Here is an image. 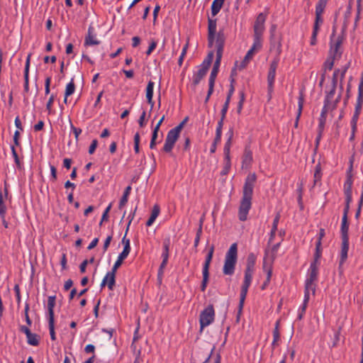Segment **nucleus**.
Here are the masks:
<instances>
[{
  "instance_id": "10",
  "label": "nucleus",
  "mask_w": 363,
  "mask_h": 363,
  "mask_svg": "<svg viewBox=\"0 0 363 363\" xmlns=\"http://www.w3.org/2000/svg\"><path fill=\"white\" fill-rule=\"evenodd\" d=\"M349 250V239L342 240L341 250H340V258L339 261V271L342 274V265L347 259V253Z\"/></svg>"
},
{
  "instance_id": "34",
  "label": "nucleus",
  "mask_w": 363,
  "mask_h": 363,
  "mask_svg": "<svg viewBox=\"0 0 363 363\" xmlns=\"http://www.w3.org/2000/svg\"><path fill=\"white\" fill-rule=\"evenodd\" d=\"M254 53L252 52V50H249L245 56L243 60L241 62L239 69H244L247 65L249 63L250 60L252 58Z\"/></svg>"
},
{
  "instance_id": "1",
  "label": "nucleus",
  "mask_w": 363,
  "mask_h": 363,
  "mask_svg": "<svg viewBox=\"0 0 363 363\" xmlns=\"http://www.w3.org/2000/svg\"><path fill=\"white\" fill-rule=\"evenodd\" d=\"M256 181L257 175L255 173L249 174L245 179L238 211V217L241 221H245L247 218L249 211L252 206V199Z\"/></svg>"
},
{
  "instance_id": "20",
  "label": "nucleus",
  "mask_w": 363,
  "mask_h": 363,
  "mask_svg": "<svg viewBox=\"0 0 363 363\" xmlns=\"http://www.w3.org/2000/svg\"><path fill=\"white\" fill-rule=\"evenodd\" d=\"M221 58H222V56L216 55V61L214 62L213 69L211 70V72L208 81H212V82H215L216 81V78L217 74L218 73V69H219V67H220V65Z\"/></svg>"
},
{
  "instance_id": "23",
  "label": "nucleus",
  "mask_w": 363,
  "mask_h": 363,
  "mask_svg": "<svg viewBox=\"0 0 363 363\" xmlns=\"http://www.w3.org/2000/svg\"><path fill=\"white\" fill-rule=\"evenodd\" d=\"M348 230H349L348 220L345 217L342 218L341 228H340V233H341V239L342 240L349 239Z\"/></svg>"
},
{
  "instance_id": "29",
  "label": "nucleus",
  "mask_w": 363,
  "mask_h": 363,
  "mask_svg": "<svg viewBox=\"0 0 363 363\" xmlns=\"http://www.w3.org/2000/svg\"><path fill=\"white\" fill-rule=\"evenodd\" d=\"M74 90H75V84L74 83V79H72L70 82L68 83L66 86L65 93V99H64V102L65 104H67V97L69 96L72 95L74 92Z\"/></svg>"
},
{
  "instance_id": "58",
  "label": "nucleus",
  "mask_w": 363,
  "mask_h": 363,
  "mask_svg": "<svg viewBox=\"0 0 363 363\" xmlns=\"http://www.w3.org/2000/svg\"><path fill=\"white\" fill-rule=\"evenodd\" d=\"M320 179V164H318L315 167V171L314 173V182L316 183Z\"/></svg>"
},
{
  "instance_id": "42",
  "label": "nucleus",
  "mask_w": 363,
  "mask_h": 363,
  "mask_svg": "<svg viewBox=\"0 0 363 363\" xmlns=\"http://www.w3.org/2000/svg\"><path fill=\"white\" fill-rule=\"evenodd\" d=\"M125 258H126L125 257H124V256H123V255L119 254L116 262H115V264H113V267L111 269V271H113V272L116 273L117 269L121 267V265L122 264L123 260Z\"/></svg>"
},
{
  "instance_id": "63",
  "label": "nucleus",
  "mask_w": 363,
  "mask_h": 363,
  "mask_svg": "<svg viewBox=\"0 0 363 363\" xmlns=\"http://www.w3.org/2000/svg\"><path fill=\"white\" fill-rule=\"evenodd\" d=\"M111 240H112V235H108L106 238V239L105 240V242H104V247H103L104 252L107 250L108 247H109L110 243L111 242Z\"/></svg>"
},
{
  "instance_id": "4",
  "label": "nucleus",
  "mask_w": 363,
  "mask_h": 363,
  "mask_svg": "<svg viewBox=\"0 0 363 363\" xmlns=\"http://www.w3.org/2000/svg\"><path fill=\"white\" fill-rule=\"evenodd\" d=\"M254 273V270L251 269H245V277L244 281L241 287L240 295V303H239V313H241L244 302L247 294L248 289L251 284L252 275Z\"/></svg>"
},
{
  "instance_id": "43",
  "label": "nucleus",
  "mask_w": 363,
  "mask_h": 363,
  "mask_svg": "<svg viewBox=\"0 0 363 363\" xmlns=\"http://www.w3.org/2000/svg\"><path fill=\"white\" fill-rule=\"evenodd\" d=\"M48 324H49V330H50V338L52 340H55L56 335H55V320H48Z\"/></svg>"
},
{
  "instance_id": "46",
  "label": "nucleus",
  "mask_w": 363,
  "mask_h": 363,
  "mask_svg": "<svg viewBox=\"0 0 363 363\" xmlns=\"http://www.w3.org/2000/svg\"><path fill=\"white\" fill-rule=\"evenodd\" d=\"M239 94H240V100H239V102L238 104V108H237V112L238 114H240L242 111V109L243 107V104H244V101L245 99V93L243 91H240Z\"/></svg>"
},
{
  "instance_id": "8",
  "label": "nucleus",
  "mask_w": 363,
  "mask_h": 363,
  "mask_svg": "<svg viewBox=\"0 0 363 363\" xmlns=\"http://www.w3.org/2000/svg\"><path fill=\"white\" fill-rule=\"evenodd\" d=\"M279 62V57H275L271 62L268 75H267V83H268V91L272 92L273 91L274 83L275 80L276 71L278 67Z\"/></svg>"
},
{
  "instance_id": "22",
  "label": "nucleus",
  "mask_w": 363,
  "mask_h": 363,
  "mask_svg": "<svg viewBox=\"0 0 363 363\" xmlns=\"http://www.w3.org/2000/svg\"><path fill=\"white\" fill-rule=\"evenodd\" d=\"M303 103H304V97L303 94L302 93L300 94V96L298 97V111H297V115L296 117L295 123H294V128H298V121L301 116L303 107Z\"/></svg>"
},
{
  "instance_id": "13",
  "label": "nucleus",
  "mask_w": 363,
  "mask_h": 363,
  "mask_svg": "<svg viewBox=\"0 0 363 363\" xmlns=\"http://www.w3.org/2000/svg\"><path fill=\"white\" fill-rule=\"evenodd\" d=\"M270 50H275L279 57L281 52V35L270 36Z\"/></svg>"
},
{
  "instance_id": "33",
  "label": "nucleus",
  "mask_w": 363,
  "mask_h": 363,
  "mask_svg": "<svg viewBox=\"0 0 363 363\" xmlns=\"http://www.w3.org/2000/svg\"><path fill=\"white\" fill-rule=\"evenodd\" d=\"M327 4V0H319L315 6V15L322 16Z\"/></svg>"
},
{
  "instance_id": "11",
  "label": "nucleus",
  "mask_w": 363,
  "mask_h": 363,
  "mask_svg": "<svg viewBox=\"0 0 363 363\" xmlns=\"http://www.w3.org/2000/svg\"><path fill=\"white\" fill-rule=\"evenodd\" d=\"M208 45L211 47L215 40L216 33V19L208 18Z\"/></svg>"
},
{
  "instance_id": "35",
  "label": "nucleus",
  "mask_w": 363,
  "mask_h": 363,
  "mask_svg": "<svg viewBox=\"0 0 363 363\" xmlns=\"http://www.w3.org/2000/svg\"><path fill=\"white\" fill-rule=\"evenodd\" d=\"M336 58L337 57H333V55H330L329 57H328L323 65L325 70H331L333 69L334 61Z\"/></svg>"
},
{
  "instance_id": "48",
  "label": "nucleus",
  "mask_w": 363,
  "mask_h": 363,
  "mask_svg": "<svg viewBox=\"0 0 363 363\" xmlns=\"http://www.w3.org/2000/svg\"><path fill=\"white\" fill-rule=\"evenodd\" d=\"M6 207L5 204L4 203L3 201V195L1 191H0V216L1 218H4V217L6 215Z\"/></svg>"
},
{
  "instance_id": "49",
  "label": "nucleus",
  "mask_w": 363,
  "mask_h": 363,
  "mask_svg": "<svg viewBox=\"0 0 363 363\" xmlns=\"http://www.w3.org/2000/svg\"><path fill=\"white\" fill-rule=\"evenodd\" d=\"M323 23V19L321 16L315 15V23L313 30H319L320 26Z\"/></svg>"
},
{
  "instance_id": "7",
  "label": "nucleus",
  "mask_w": 363,
  "mask_h": 363,
  "mask_svg": "<svg viewBox=\"0 0 363 363\" xmlns=\"http://www.w3.org/2000/svg\"><path fill=\"white\" fill-rule=\"evenodd\" d=\"M320 258H316L315 254H314V260L310 266V274L309 277L306 281V285H308V288L312 289V292L314 294L315 291V281L317 280L318 268V264Z\"/></svg>"
},
{
  "instance_id": "54",
  "label": "nucleus",
  "mask_w": 363,
  "mask_h": 363,
  "mask_svg": "<svg viewBox=\"0 0 363 363\" xmlns=\"http://www.w3.org/2000/svg\"><path fill=\"white\" fill-rule=\"evenodd\" d=\"M279 219H280V214H279V213H278L274 218L272 230H273V231L277 230V227H278V223H279Z\"/></svg>"
},
{
  "instance_id": "61",
  "label": "nucleus",
  "mask_w": 363,
  "mask_h": 363,
  "mask_svg": "<svg viewBox=\"0 0 363 363\" xmlns=\"http://www.w3.org/2000/svg\"><path fill=\"white\" fill-rule=\"evenodd\" d=\"M340 72V70L339 69H337L335 70V72L333 73V79H332V86H337V75Z\"/></svg>"
},
{
  "instance_id": "50",
  "label": "nucleus",
  "mask_w": 363,
  "mask_h": 363,
  "mask_svg": "<svg viewBox=\"0 0 363 363\" xmlns=\"http://www.w3.org/2000/svg\"><path fill=\"white\" fill-rule=\"evenodd\" d=\"M279 321H277L276 325H275V328L273 331V337H274V340H273V342H272L273 345H274L275 342L279 340Z\"/></svg>"
},
{
  "instance_id": "21",
  "label": "nucleus",
  "mask_w": 363,
  "mask_h": 363,
  "mask_svg": "<svg viewBox=\"0 0 363 363\" xmlns=\"http://www.w3.org/2000/svg\"><path fill=\"white\" fill-rule=\"evenodd\" d=\"M55 296H50L48 299V320H55L54 308L55 306Z\"/></svg>"
},
{
  "instance_id": "9",
  "label": "nucleus",
  "mask_w": 363,
  "mask_h": 363,
  "mask_svg": "<svg viewBox=\"0 0 363 363\" xmlns=\"http://www.w3.org/2000/svg\"><path fill=\"white\" fill-rule=\"evenodd\" d=\"M266 21V15L263 13H260L255 22L254 24V36L262 37L264 30V23Z\"/></svg>"
},
{
  "instance_id": "6",
  "label": "nucleus",
  "mask_w": 363,
  "mask_h": 363,
  "mask_svg": "<svg viewBox=\"0 0 363 363\" xmlns=\"http://www.w3.org/2000/svg\"><path fill=\"white\" fill-rule=\"evenodd\" d=\"M215 318V311L213 305H208L200 313L199 323L200 330L202 331L204 328L211 325Z\"/></svg>"
},
{
  "instance_id": "57",
  "label": "nucleus",
  "mask_w": 363,
  "mask_h": 363,
  "mask_svg": "<svg viewBox=\"0 0 363 363\" xmlns=\"http://www.w3.org/2000/svg\"><path fill=\"white\" fill-rule=\"evenodd\" d=\"M229 104H230V102L225 101V102L224 103V104L223 106V108L220 111L221 117L223 118H225V116H226L228 107H229Z\"/></svg>"
},
{
  "instance_id": "60",
  "label": "nucleus",
  "mask_w": 363,
  "mask_h": 363,
  "mask_svg": "<svg viewBox=\"0 0 363 363\" xmlns=\"http://www.w3.org/2000/svg\"><path fill=\"white\" fill-rule=\"evenodd\" d=\"M50 82H51V77H48L45 79V94H48L50 93Z\"/></svg>"
},
{
  "instance_id": "40",
  "label": "nucleus",
  "mask_w": 363,
  "mask_h": 363,
  "mask_svg": "<svg viewBox=\"0 0 363 363\" xmlns=\"http://www.w3.org/2000/svg\"><path fill=\"white\" fill-rule=\"evenodd\" d=\"M170 247V238H165L163 241V251L162 255L169 256Z\"/></svg>"
},
{
  "instance_id": "5",
  "label": "nucleus",
  "mask_w": 363,
  "mask_h": 363,
  "mask_svg": "<svg viewBox=\"0 0 363 363\" xmlns=\"http://www.w3.org/2000/svg\"><path fill=\"white\" fill-rule=\"evenodd\" d=\"M337 18V13H335V19H334V25L333 26V33L330 36V55H333V57H340L342 52L340 51V48L341 44L342 43V38L340 36H338L337 39L334 40L336 33V26L335 23Z\"/></svg>"
},
{
  "instance_id": "38",
  "label": "nucleus",
  "mask_w": 363,
  "mask_h": 363,
  "mask_svg": "<svg viewBox=\"0 0 363 363\" xmlns=\"http://www.w3.org/2000/svg\"><path fill=\"white\" fill-rule=\"evenodd\" d=\"M203 274V280L201 284V290L202 291H204L207 287V284L208 282V278H209V272H203L202 271Z\"/></svg>"
},
{
  "instance_id": "27",
  "label": "nucleus",
  "mask_w": 363,
  "mask_h": 363,
  "mask_svg": "<svg viewBox=\"0 0 363 363\" xmlns=\"http://www.w3.org/2000/svg\"><path fill=\"white\" fill-rule=\"evenodd\" d=\"M225 0H214L211 5V14L213 16H216L220 11Z\"/></svg>"
},
{
  "instance_id": "64",
  "label": "nucleus",
  "mask_w": 363,
  "mask_h": 363,
  "mask_svg": "<svg viewBox=\"0 0 363 363\" xmlns=\"http://www.w3.org/2000/svg\"><path fill=\"white\" fill-rule=\"evenodd\" d=\"M345 193L346 195V205L350 206V203L352 201V191L350 189H345Z\"/></svg>"
},
{
  "instance_id": "16",
  "label": "nucleus",
  "mask_w": 363,
  "mask_h": 363,
  "mask_svg": "<svg viewBox=\"0 0 363 363\" xmlns=\"http://www.w3.org/2000/svg\"><path fill=\"white\" fill-rule=\"evenodd\" d=\"M325 230L323 228H320L319 233H318V240L315 243V252L314 254H315L316 258H320V257L322 255V247H321L322 242L321 241H322V239L325 237Z\"/></svg>"
},
{
  "instance_id": "28",
  "label": "nucleus",
  "mask_w": 363,
  "mask_h": 363,
  "mask_svg": "<svg viewBox=\"0 0 363 363\" xmlns=\"http://www.w3.org/2000/svg\"><path fill=\"white\" fill-rule=\"evenodd\" d=\"M104 277H107V286L109 290H113L116 284V272H108Z\"/></svg>"
},
{
  "instance_id": "25",
  "label": "nucleus",
  "mask_w": 363,
  "mask_h": 363,
  "mask_svg": "<svg viewBox=\"0 0 363 363\" xmlns=\"http://www.w3.org/2000/svg\"><path fill=\"white\" fill-rule=\"evenodd\" d=\"M228 138L225 144V146H224V157H230V147H231V143H232V139H233V128H230L228 133Z\"/></svg>"
},
{
  "instance_id": "15",
  "label": "nucleus",
  "mask_w": 363,
  "mask_h": 363,
  "mask_svg": "<svg viewBox=\"0 0 363 363\" xmlns=\"http://www.w3.org/2000/svg\"><path fill=\"white\" fill-rule=\"evenodd\" d=\"M94 28L92 26H89L88 28L87 35H86L84 40L85 46L99 45L100 43L99 40L94 38Z\"/></svg>"
},
{
  "instance_id": "14",
  "label": "nucleus",
  "mask_w": 363,
  "mask_h": 363,
  "mask_svg": "<svg viewBox=\"0 0 363 363\" xmlns=\"http://www.w3.org/2000/svg\"><path fill=\"white\" fill-rule=\"evenodd\" d=\"M363 104V79H362L358 86V96L355 105L354 113L360 114Z\"/></svg>"
},
{
  "instance_id": "55",
  "label": "nucleus",
  "mask_w": 363,
  "mask_h": 363,
  "mask_svg": "<svg viewBox=\"0 0 363 363\" xmlns=\"http://www.w3.org/2000/svg\"><path fill=\"white\" fill-rule=\"evenodd\" d=\"M145 116L146 112L145 111H143L138 120V123L140 128H143L146 125Z\"/></svg>"
},
{
  "instance_id": "37",
  "label": "nucleus",
  "mask_w": 363,
  "mask_h": 363,
  "mask_svg": "<svg viewBox=\"0 0 363 363\" xmlns=\"http://www.w3.org/2000/svg\"><path fill=\"white\" fill-rule=\"evenodd\" d=\"M203 274V280L201 284V290L202 291H204L207 287V284L208 282V278H209V272H203L202 271Z\"/></svg>"
},
{
  "instance_id": "45",
  "label": "nucleus",
  "mask_w": 363,
  "mask_h": 363,
  "mask_svg": "<svg viewBox=\"0 0 363 363\" xmlns=\"http://www.w3.org/2000/svg\"><path fill=\"white\" fill-rule=\"evenodd\" d=\"M280 244H281V241L277 242V244L274 245L272 247V249H271V252H270V259L273 262L276 257H277V251L279 250V247L280 246Z\"/></svg>"
},
{
  "instance_id": "17",
  "label": "nucleus",
  "mask_w": 363,
  "mask_h": 363,
  "mask_svg": "<svg viewBox=\"0 0 363 363\" xmlns=\"http://www.w3.org/2000/svg\"><path fill=\"white\" fill-rule=\"evenodd\" d=\"M30 55H28L27 57V59H26L25 69H24V91L27 92V93L29 91L28 74H29V67H30Z\"/></svg>"
},
{
  "instance_id": "12",
  "label": "nucleus",
  "mask_w": 363,
  "mask_h": 363,
  "mask_svg": "<svg viewBox=\"0 0 363 363\" xmlns=\"http://www.w3.org/2000/svg\"><path fill=\"white\" fill-rule=\"evenodd\" d=\"M225 36L223 30H220L216 38V55L222 56L223 52Z\"/></svg>"
},
{
  "instance_id": "53",
  "label": "nucleus",
  "mask_w": 363,
  "mask_h": 363,
  "mask_svg": "<svg viewBox=\"0 0 363 363\" xmlns=\"http://www.w3.org/2000/svg\"><path fill=\"white\" fill-rule=\"evenodd\" d=\"M263 269L267 272V281H270L272 274V269L271 267L266 266L265 261L264 262Z\"/></svg>"
},
{
  "instance_id": "62",
  "label": "nucleus",
  "mask_w": 363,
  "mask_h": 363,
  "mask_svg": "<svg viewBox=\"0 0 363 363\" xmlns=\"http://www.w3.org/2000/svg\"><path fill=\"white\" fill-rule=\"evenodd\" d=\"M326 118H319V124H318V132L323 133L325 124Z\"/></svg>"
},
{
  "instance_id": "51",
  "label": "nucleus",
  "mask_w": 363,
  "mask_h": 363,
  "mask_svg": "<svg viewBox=\"0 0 363 363\" xmlns=\"http://www.w3.org/2000/svg\"><path fill=\"white\" fill-rule=\"evenodd\" d=\"M234 82H235V79L233 78H232L230 89H229L228 93V95L226 97V100H225L226 101L230 102L231 97L235 91V88H234V85H233Z\"/></svg>"
},
{
  "instance_id": "41",
  "label": "nucleus",
  "mask_w": 363,
  "mask_h": 363,
  "mask_svg": "<svg viewBox=\"0 0 363 363\" xmlns=\"http://www.w3.org/2000/svg\"><path fill=\"white\" fill-rule=\"evenodd\" d=\"M155 83L152 81H149L146 87V98L153 97V89Z\"/></svg>"
},
{
  "instance_id": "24",
  "label": "nucleus",
  "mask_w": 363,
  "mask_h": 363,
  "mask_svg": "<svg viewBox=\"0 0 363 363\" xmlns=\"http://www.w3.org/2000/svg\"><path fill=\"white\" fill-rule=\"evenodd\" d=\"M160 206L157 204H155L152 210L151 215L148 220L146 222L147 226H151L152 223L155 222V219L157 218V216L160 214Z\"/></svg>"
},
{
  "instance_id": "19",
  "label": "nucleus",
  "mask_w": 363,
  "mask_h": 363,
  "mask_svg": "<svg viewBox=\"0 0 363 363\" xmlns=\"http://www.w3.org/2000/svg\"><path fill=\"white\" fill-rule=\"evenodd\" d=\"M208 70V69H206V67L200 66V68L199 69L198 72L195 73L193 77V84L194 86H196L200 83L201 80L206 74Z\"/></svg>"
},
{
  "instance_id": "32",
  "label": "nucleus",
  "mask_w": 363,
  "mask_h": 363,
  "mask_svg": "<svg viewBox=\"0 0 363 363\" xmlns=\"http://www.w3.org/2000/svg\"><path fill=\"white\" fill-rule=\"evenodd\" d=\"M256 262V256L253 253H250L247 258V264L245 269L255 270Z\"/></svg>"
},
{
  "instance_id": "26",
  "label": "nucleus",
  "mask_w": 363,
  "mask_h": 363,
  "mask_svg": "<svg viewBox=\"0 0 363 363\" xmlns=\"http://www.w3.org/2000/svg\"><path fill=\"white\" fill-rule=\"evenodd\" d=\"M213 252H214V246L212 245L206 257V260H205V262H204L203 267V272H209V267H210V264H211V260L213 258Z\"/></svg>"
},
{
  "instance_id": "30",
  "label": "nucleus",
  "mask_w": 363,
  "mask_h": 363,
  "mask_svg": "<svg viewBox=\"0 0 363 363\" xmlns=\"http://www.w3.org/2000/svg\"><path fill=\"white\" fill-rule=\"evenodd\" d=\"M262 37L253 35V44L250 50H252L253 53H255V51L259 50L262 46Z\"/></svg>"
},
{
  "instance_id": "18",
  "label": "nucleus",
  "mask_w": 363,
  "mask_h": 363,
  "mask_svg": "<svg viewBox=\"0 0 363 363\" xmlns=\"http://www.w3.org/2000/svg\"><path fill=\"white\" fill-rule=\"evenodd\" d=\"M252 162V152L249 147L245 148L244 154L242 155V167H247Z\"/></svg>"
},
{
  "instance_id": "47",
  "label": "nucleus",
  "mask_w": 363,
  "mask_h": 363,
  "mask_svg": "<svg viewBox=\"0 0 363 363\" xmlns=\"http://www.w3.org/2000/svg\"><path fill=\"white\" fill-rule=\"evenodd\" d=\"M336 86H332L331 90L327 94L324 102L325 105H329L335 93Z\"/></svg>"
},
{
  "instance_id": "44",
  "label": "nucleus",
  "mask_w": 363,
  "mask_h": 363,
  "mask_svg": "<svg viewBox=\"0 0 363 363\" xmlns=\"http://www.w3.org/2000/svg\"><path fill=\"white\" fill-rule=\"evenodd\" d=\"M224 167L221 172L222 175H225L228 173L230 168V157H224Z\"/></svg>"
},
{
  "instance_id": "59",
  "label": "nucleus",
  "mask_w": 363,
  "mask_h": 363,
  "mask_svg": "<svg viewBox=\"0 0 363 363\" xmlns=\"http://www.w3.org/2000/svg\"><path fill=\"white\" fill-rule=\"evenodd\" d=\"M157 43L155 40H152L149 45L147 50L146 51V55H150L152 52L156 48Z\"/></svg>"
},
{
  "instance_id": "2",
  "label": "nucleus",
  "mask_w": 363,
  "mask_h": 363,
  "mask_svg": "<svg viewBox=\"0 0 363 363\" xmlns=\"http://www.w3.org/2000/svg\"><path fill=\"white\" fill-rule=\"evenodd\" d=\"M238 258V247L236 243L231 245L226 252L223 272L225 275H233L235 272Z\"/></svg>"
},
{
  "instance_id": "36",
  "label": "nucleus",
  "mask_w": 363,
  "mask_h": 363,
  "mask_svg": "<svg viewBox=\"0 0 363 363\" xmlns=\"http://www.w3.org/2000/svg\"><path fill=\"white\" fill-rule=\"evenodd\" d=\"M351 1H352V0H350V3L348 4V6H347V11H345V21H344L343 27H342L343 30L346 29V28L347 26V20L350 17L351 13H352Z\"/></svg>"
},
{
  "instance_id": "52",
  "label": "nucleus",
  "mask_w": 363,
  "mask_h": 363,
  "mask_svg": "<svg viewBox=\"0 0 363 363\" xmlns=\"http://www.w3.org/2000/svg\"><path fill=\"white\" fill-rule=\"evenodd\" d=\"M11 152H12V155H13V157L14 158L15 163H16L17 167L18 169H21V162H20L18 154H17V152L16 151V149H15V147L13 146L11 147Z\"/></svg>"
},
{
  "instance_id": "39",
  "label": "nucleus",
  "mask_w": 363,
  "mask_h": 363,
  "mask_svg": "<svg viewBox=\"0 0 363 363\" xmlns=\"http://www.w3.org/2000/svg\"><path fill=\"white\" fill-rule=\"evenodd\" d=\"M213 52H210L201 66L208 69L213 61Z\"/></svg>"
},
{
  "instance_id": "3",
  "label": "nucleus",
  "mask_w": 363,
  "mask_h": 363,
  "mask_svg": "<svg viewBox=\"0 0 363 363\" xmlns=\"http://www.w3.org/2000/svg\"><path fill=\"white\" fill-rule=\"evenodd\" d=\"M188 121V117H186L178 125L169 130L167 133L164 145L163 147V151L165 152H171L175 143L178 140L180 133L184 128V125Z\"/></svg>"
},
{
  "instance_id": "31",
  "label": "nucleus",
  "mask_w": 363,
  "mask_h": 363,
  "mask_svg": "<svg viewBox=\"0 0 363 363\" xmlns=\"http://www.w3.org/2000/svg\"><path fill=\"white\" fill-rule=\"evenodd\" d=\"M26 337L30 345L38 346L40 343V337L37 334L30 333Z\"/></svg>"
},
{
  "instance_id": "56",
  "label": "nucleus",
  "mask_w": 363,
  "mask_h": 363,
  "mask_svg": "<svg viewBox=\"0 0 363 363\" xmlns=\"http://www.w3.org/2000/svg\"><path fill=\"white\" fill-rule=\"evenodd\" d=\"M97 145H98L97 140L96 139L93 140L89 146V153L90 155H92L95 152Z\"/></svg>"
}]
</instances>
